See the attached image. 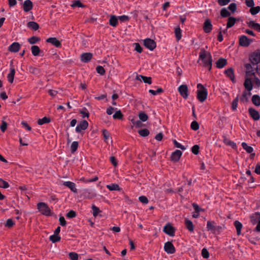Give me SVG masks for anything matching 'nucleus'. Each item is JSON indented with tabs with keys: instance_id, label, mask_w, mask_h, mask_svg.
Listing matches in <instances>:
<instances>
[{
	"instance_id": "72a5a7b5",
	"label": "nucleus",
	"mask_w": 260,
	"mask_h": 260,
	"mask_svg": "<svg viewBox=\"0 0 260 260\" xmlns=\"http://www.w3.org/2000/svg\"><path fill=\"white\" fill-rule=\"evenodd\" d=\"M31 51L32 55L35 56H38L41 51L39 47L36 45L31 46Z\"/></svg>"
},
{
	"instance_id": "69168bd1",
	"label": "nucleus",
	"mask_w": 260,
	"mask_h": 260,
	"mask_svg": "<svg viewBox=\"0 0 260 260\" xmlns=\"http://www.w3.org/2000/svg\"><path fill=\"white\" fill-rule=\"evenodd\" d=\"M76 212L73 210H70L67 214V216L68 218H72L76 217Z\"/></svg>"
},
{
	"instance_id": "6e6d98bb",
	"label": "nucleus",
	"mask_w": 260,
	"mask_h": 260,
	"mask_svg": "<svg viewBox=\"0 0 260 260\" xmlns=\"http://www.w3.org/2000/svg\"><path fill=\"white\" fill-rule=\"evenodd\" d=\"M6 119V117H4L3 118V120L2 121V125H1L0 126V128H1V130L3 132H4L7 128V123L6 121H5V119Z\"/></svg>"
},
{
	"instance_id": "3c124183",
	"label": "nucleus",
	"mask_w": 260,
	"mask_h": 260,
	"mask_svg": "<svg viewBox=\"0 0 260 260\" xmlns=\"http://www.w3.org/2000/svg\"><path fill=\"white\" fill-rule=\"evenodd\" d=\"M39 41H40V39L35 36H33L28 39V42L30 44H34Z\"/></svg>"
},
{
	"instance_id": "5701e85b",
	"label": "nucleus",
	"mask_w": 260,
	"mask_h": 260,
	"mask_svg": "<svg viewBox=\"0 0 260 260\" xmlns=\"http://www.w3.org/2000/svg\"><path fill=\"white\" fill-rule=\"evenodd\" d=\"M92 54L90 53H84L81 55V60L83 62H88L92 58Z\"/></svg>"
},
{
	"instance_id": "7c9ffc66",
	"label": "nucleus",
	"mask_w": 260,
	"mask_h": 260,
	"mask_svg": "<svg viewBox=\"0 0 260 260\" xmlns=\"http://www.w3.org/2000/svg\"><path fill=\"white\" fill-rule=\"evenodd\" d=\"M253 104L256 106H260V96L257 94L253 95L251 98Z\"/></svg>"
},
{
	"instance_id": "dca6fc26",
	"label": "nucleus",
	"mask_w": 260,
	"mask_h": 260,
	"mask_svg": "<svg viewBox=\"0 0 260 260\" xmlns=\"http://www.w3.org/2000/svg\"><path fill=\"white\" fill-rule=\"evenodd\" d=\"M63 185L69 188L74 193L77 192V189L76 187V184L71 181H64L63 183Z\"/></svg>"
},
{
	"instance_id": "0eeeda50",
	"label": "nucleus",
	"mask_w": 260,
	"mask_h": 260,
	"mask_svg": "<svg viewBox=\"0 0 260 260\" xmlns=\"http://www.w3.org/2000/svg\"><path fill=\"white\" fill-rule=\"evenodd\" d=\"M144 45L146 48L150 51H153L156 46L155 42L149 38H147L144 40Z\"/></svg>"
},
{
	"instance_id": "c85d7f7f",
	"label": "nucleus",
	"mask_w": 260,
	"mask_h": 260,
	"mask_svg": "<svg viewBox=\"0 0 260 260\" xmlns=\"http://www.w3.org/2000/svg\"><path fill=\"white\" fill-rule=\"evenodd\" d=\"M226 59L221 58L216 62L217 68L221 69L226 64Z\"/></svg>"
},
{
	"instance_id": "c756f323",
	"label": "nucleus",
	"mask_w": 260,
	"mask_h": 260,
	"mask_svg": "<svg viewBox=\"0 0 260 260\" xmlns=\"http://www.w3.org/2000/svg\"><path fill=\"white\" fill-rule=\"evenodd\" d=\"M91 209L92 210V215L94 217H97L98 216H101L100 215V213L102 212V211L94 205H92L91 206Z\"/></svg>"
},
{
	"instance_id": "774afa93",
	"label": "nucleus",
	"mask_w": 260,
	"mask_h": 260,
	"mask_svg": "<svg viewBox=\"0 0 260 260\" xmlns=\"http://www.w3.org/2000/svg\"><path fill=\"white\" fill-rule=\"evenodd\" d=\"M253 82L257 88L260 87V80L258 77L255 76L253 78Z\"/></svg>"
},
{
	"instance_id": "393cba45",
	"label": "nucleus",
	"mask_w": 260,
	"mask_h": 260,
	"mask_svg": "<svg viewBox=\"0 0 260 260\" xmlns=\"http://www.w3.org/2000/svg\"><path fill=\"white\" fill-rule=\"evenodd\" d=\"M234 225L236 228L237 235H240L243 224L238 220H235L234 222Z\"/></svg>"
},
{
	"instance_id": "412c9836",
	"label": "nucleus",
	"mask_w": 260,
	"mask_h": 260,
	"mask_svg": "<svg viewBox=\"0 0 260 260\" xmlns=\"http://www.w3.org/2000/svg\"><path fill=\"white\" fill-rule=\"evenodd\" d=\"M15 74V69L13 68V66H11L10 68V72L7 75L8 80L11 83H12L13 82Z\"/></svg>"
},
{
	"instance_id": "603ef678",
	"label": "nucleus",
	"mask_w": 260,
	"mask_h": 260,
	"mask_svg": "<svg viewBox=\"0 0 260 260\" xmlns=\"http://www.w3.org/2000/svg\"><path fill=\"white\" fill-rule=\"evenodd\" d=\"M173 143H174V146L176 147H177L178 148H180L183 150H185L186 149V147L182 145L181 144L178 142L176 140H173Z\"/></svg>"
},
{
	"instance_id": "a18cd8bd",
	"label": "nucleus",
	"mask_w": 260,
	"mask_h": 260,
	"mask_svg": "<svg viewBox=\"0 0 260 260\" xmlns=\"http://www.w3.org/2000/svg\"><path fill=\"white\" fill-rule=\"evenodd\" d=\"M237 9V5L234 3H232L229 5V10L231 11V13L234 14Z\"/></svg>"
},
{
	"instance_id": "a211bd4d",
	"label": "nucleus",
	"mask_w": 260,
	"mask_h": 260,
	"mask_svg": "<svg viewBox=\"0 0 260 260\" xmlns=\"http://www.w3.org/2000/svg\"><path fill=\"white\" fill-rule=\"evenodd\" d=\"M251 95L250 91H244L241 96L240 100L243 103H247L249 102V97Z\"/></svg>"
},
{
	"instance_id": "473e14b6",
	"label": "nucleus",
	"mask_w": 260,
	"mask_h": 260,
	"mask_svg": "<svg viewBox=\"0 0 260 260\" xmlns=\"http://www.w3.org/2000/svg\"><path fill=\"white\" fill-rule=\"evenodd\" d=\"M241 145L243 148L248 153H251L253 151V148L250 146H248L245 142H242Z\"/></svg>"
},
{
	"instance_id": "4d7b16f0",
	"label": "nucleus",
	"mask_w": 260,
	"mask_h": 260,
	"mask_svg": "<svg viewBox=\"0 0 260 260\" xmlns=\"http://www.w3.org/2000/svg\"><path fill=\"white\" fill-rule=\"evenodd\" d=\"M9 186L8 182L3 180L2 179H0V187L4 188H7Z\"/></svg>"
},
{
	"instance_id": "4be33fe9",
	"label": "nucleus",
	"mask_w": 260,
	"mask_h": 260,
	"mask_svg": "<svg viewBox=\"0 0 260 260\" xmlns=\"http://www.w3.org/2000/svg\"><path fill=\"white\" fill-rule=\"evenodd\" d=\"M212 29V25L210 20H206L204 24V30L206 33L210 32Z\"/></svg>"
},
{
	"instance_id": "2eb2a0df",
	"label": "nucleus",
	"mask_w": 260,
	"mask_h": 260,
	"mask_svg": "<svg viewBox=\"0 0 260 260\" xmlns=\"http://www.w3.org/2000/svg\"><path fill=\"white\" fill-rule=\"evenodd\" d=\"M251 222L253 224H256L260 220V212H256L250 216Z\"/></svg>"
},
{
	"instance_id": "1a4fd4ad",
	"label": "nucleus",
	"mask_w": 260,
	"mask_h": 260,
	"mask_svg": "<svg viewBox=\"0 0 260 260\" xmlns=\"http://www.w3.org/2000/svg\"><path fill=\"white\" fill-rule=\"evenodd\" d=\"M178 91L180 93V94L184 98V99H187L188 96V87L186 85H181L178 87Z\"/></svg>"
},
{
	"instance_id": "864d4df0",
	"label": "nucleus",
	"mask_w": 260,
	"mask_h": 260,
	"mask_svg": "<svg viewBox=\"0 0 260 260\" xmlns=\"http://www.w3.org/2000/svg\"><path fill=\"white\" fill-rule=\"evenodd\" d=\"M71 6L73 8H75V7L83 8V7H84V5L79 1H77L74 2L72 3V4L71 5Z\"/></svg>"
},
{
	"instance_id": "c03bdc74",
	"label": "nucleus",
	"mask_w": 260,
	"mask_h": 260,
	"mask_svg": "<svg viewBox=\"0 0 260 260\" xmlns=\"http://www.w3.org/2000/svg\"><path fill=\"white\" fill-rule=\"evenodd\" d=\"M138 133L142 137H147L149 134V131L146 128L140 129Z\"/></svg>"
},
{
	"instance_id": "37998d69",
	"label": "nucleus",
	"mask_w": 260,
	"mask_h": 260,
	"mask_svg": "<svg viewBox=\"0 0 260 260\" xmlns=\"http://www.w3.org/2000/svg\"><path fill=\"white\" fill-rule=\"evenodd\" d=\"M78 147V142L74 141L71 145V151L72 153H74Z\"/></svg>"
},
{
	"instance_id": "0e129e2a",
	"label": "nucleus",
	"mask_w": 260,
	"mask_h": 260,
	"mask_svg": "<svg viewBox=\"0 0 260 260\" xmlns=\"http://www.w3.org/2000/svg\"><path fill=\"white\" fill-rule=\"evenodd\" d=\"M245 3L249 8H252L254 5V0H245Z\"/></svg>"
},
{
	"instance_id": "8fccbe9b",
	"label": "nucleus",
	"mask_w": 260,
	"mask_h": 260,
	"mask_svg": "<svg viewBox=\"0 0 260 260\" xmlns=\"http://www.w3.org/2000/svg\"><path fill=\"white\" fill-rule=\"evenodd\" d=\"M133 46L135 48V50L138 53H141L143 51V49L140 46V45L138 43H135L133 44Z\"/></svg>"
},
{
	"instance_id": "e433bc0d",
	"label": "nucleus",
	"mask_w": 260,
	"mask_h": 260,
	"mask_svg": "<svg viewBox=\"0 0 260 260\" xmlns=\"http://www.w3.org/2000/svg\"><path fill=\"white\" fill-rule=\"evenodd\" d=\"M250 13L252 15H255L260 12V6L254 7L250 8L249 10Z\"/></svg>"
},
{
	"instance_id": "20e7f679",
	"label": "nucleus",
	"mask_w": 260,
	"mask_h": 260,
	"mask_svg": "<svg viewBox=\"0 0 260 260\" xmlns=\"http://www.w3.org/2000/svg\"><path fill=\"white\" fill-rule=\"evenodd\" d=\"M249 60L253 65H256L260 62V49H258L252 52L249 55Z\"/></svg>"
},
{
	"instance_id": "de8ad7c7",
	"label": "nucleus",
	"mask_w": 260,
	"mask_h": 260,
	"mask_svg": "<svg viewBox=\"0 0 260 260\" xmlns=\"http://www.w3.org/2000/svg\"><path fill=\"white\" fill-rule=\"evenodd\" d=\"M123 117V115L121 113L120 110H118L115 112L114 114L113 115V118L114 119H121Z\"/></svg>"
},
{
	"instance_id": "f257e3e1",
	"label": "nucleus",
	"mask_w": 260,
	"mask_h": 260,
	"mask_svg": "<svg viewBox=\"0 0 260 260\" xmlns=\"http://www.w3.org/2000/svg\"><path fill=\"white\" fill-rule=\"evenodd\" d=\"M199 59L202 60L203 66L208 69L210 71L212 68V56L211 54L205 50L202 51L199 54Z\"/></svg>"
},
{
	"instance_id": "58836bf2",
	"label": "nucleus",
	"mask_w": 260,
	"mask_h": 260,
	"mask_svg": "<svg viewBox=\"0 0 260 260\" xmlns=\"http://www.w3.org/2000/svg\"><path fill=\"white\" fill-rule=\"evenodd\" d=\"M102 133L104 138L105 142L107 143H108L110 138L109 132L106 129H103L102 131Z\"/></svg>"
},
{
	"instance_id": "f8f14e48",
	"label": "nucleus",
	"mask_w": 260,
	"mask_h": 260,
	"mask_svg": "<svg viewBox=\"0 0 260 260\" xmlns=\"http://www.w3.org/2000/svg\"><path fill=\"white\" fill-rule=\"evenodd\" d=\"M248 112L250 117L255 121L258 120L260 118L259 112L255 109L251 107L248 109Z\"/></svg>"
},
{
	"instance_id": "09e8293b",
	"label": "nucleus",
	"mask_w": 260,
	"mask_h": 260,
	"mask_svg": "<svg viewBox=\"0 0 260 260\" xmlns=\"http://www.w3.org/2000/svg\"><path fill=\"white\" fill-rule=\"evenodd\" d=\"M238 103V97H236L233 101L231 109L233 111L236 110Z\"/></svg>"
},
{
	"instance_id": "6e6552de",
	"label": "nucleus",
	"mask_w": 260,
	"mask_h": 260,
	"mask_svg": "<svg viewBox=\"0 0 260 260\" xmlns=\"http://www.w3.org/2000/svg\"><path fill=\"white\" fill-rule=\"evenodd\" d=\"M164 250L168 254H173L175 252V248L171 242H167L164 244Z\"/></svg>"
},
{
	"instance_id": "4468645a",
	"label": "nucleus",
	"mask_w": 260,
	"mask_h": 260,
	"mask_svg": "<svg viewBox=\"0 0 260 260\" xmlns=\"http://www.w3.org/2000/svg\"><path fill=\"white\" fill-rule=\"evenodd\" d=\"M33 7L32 3L30 0H25L23 4V9L24 12L30 11Z\"/></svg>"
},
{
	"instance_id": "79ce46f5",
	"label": "nucleus",
	"mask_w": 260,
	"mask_h": 260,
	"mask_svg": "<svg viewBox=\"0 0 260 260\" xmlns=\"http://www.w3.org/2000/svg\"><path fill=\"white\" fill-rule=\"evenodd\" d=\"M50 121V119L46 117H44L42 119H39L38 121V124L39 125H43L45 123H48Z\"/></svg>"
},
{
	"instance_id": "39448f33",
	"label": "nucleus",
	"mask_w": 260,
	"mask_h": 260,
	"mask_svg": "<svg viewBox=\"0 0 260 260\" xmlns=\"http://www.w3.org/2000/svg\"><path fill=\"white\" fill-rule=\"evenodd\" d=\"M207 229L208 231H210L212 233L217 234L220 232L221 227L216 226L215 225L214 222L208 221L207 223Z\"/></svg>"
},
{
	"instance_id": "b1692460",
	"label": "nucleus",
	"mask_w": 260,
	"mask_h": 260,
	"mask_svg": "<svg viewBox=\"0 0 260 260\" xmlns=\"http://www.w3.org/2000/svg\"><path fill=\"white\" fill-rule=\"evenodd\" d=\"M185 224L186 229L190 232L193 233L194 231V225L191 221L189 219H185Z\"/></svg>"
},
{
	"instance_id": "338daca9",
	"label": "nucleus",
	"mask_w": 260,
	"mask_h": 260,
	"mask_svg": "<svg viewBox=\"0 0 260 260\" xmlns=\"http://www.w3.org/2000/svg\"><path fill=\"white\" fill-rule=\"evenodd\" d=\"M191 150L193 153L194 154H198L199 152V146L197 145H194L192 148Z\"/></svg>"
},
{
	"instance_id": "13d9d810",
	"label": "nucleus",
	"mask_w": 260,
	"mask_h": 260,
	"mask_svg": "<svg viewBox=\"0 0 260 260\" xmlns=\"http://www.w3.org/2000/svg\"><path fill=\"white\" fill-rule=\"evenodd\" d=\"M202 255L205 258H208L209 257V253L206 248H204L202 249Z\"/></svg>"
},
{
	"instance_id": "bb28decb",
	"label": "nucleus",
	"mask_w": 260,
	"mask_h": 260,
	"mask_svg": "<svg viewBox=\"0 0 260 260\" xmlns=\"http://www.w3.org/2000/svg\"><path fill=\"white\" fill-rule=\"evenodd\" d=\"M118 17L115 15H111L109 19V24L113 27H116L118 24Z\"/></svg>"
},
{
	"instance_id": "a878e982",
	"label": "nucleus",
	"mask_w": 260,
	"mask_h": 260,
	"mask_svg": "<svg viewBox=\"0 0 260 260\" xmlns=\"http://www.w3.org/2000/svg\"><path fill=\"white\" fill-rule=\"evenodd\" d=\"M20 45L18 43L14 42L9 47V50L11 52H17L20 49Z\"/></svg>"
},
{
	"instance_id": "680f3d73",
	"label": "nucleus",
	"mask_w": 260,
	"mask_h": 260,
	"mask_svg": "<svg viewBox=\"0 0 260 260\" xmlns=\"http://www.w3.org/2000/svg\"><path fill=\"white\" fill-rule=\"evenodd\" d=\"M139 200L140 202H141L142 203L144 204H147L148 203V200L147 198L146 197L144 196H142L139 197Z\"/></svg>"
},
{
	"instance_id": "ea45409f",
	"label": "nucleus",
	"mask_w": 260,
	"mask_h": 260,
	"mask_svg": "<svg viewBox=\"0 0 260 260\" xmlns=\"http://www.w3.org/2000/svg\"><path fill=\"white\" fill-rule=\"evenodd\" d=\"M139 117L141 121L145 122L148 120L147 115L144 112H141L139 114Z\"/></svg>"
},
{
	"instance_id": "f3484780",
	"label": "nucleus",
	"mask_w": 260,
	"mask_h": 260,
	"mask_svg": "<svg viewBox=\"0 0 260 260\" xmlns=\"http://www.w3.org/2000/svg\"><path fill=\"white\" fill-rule=\"evenodd\" d=\"M244 86L248 91L250 92V91L252 90L253 88V85L250 78H246L245 79L244 82Z\"/></svg>"
},
{
	"instance_id": "c9c22d12",
	"label": "nucleus",
	"mask_w": 260,
	"mask_h": 260,
	"mask_svg": "<svg viewBox=\"0 0 260 260\" xmlns=\"http://www.w3.org/2000/svg\"><path fill=\"white\" fill-rule=\"evenodd\" d=\"M175 34L177 41H179L182 37L181 30L179 27H177L175 29Z\"/></svg>"
},
{
	"instance_id": "2f4dec72",
	"label": "nucleus",
	"mask_w": 260,
	"mask_h": 260,
	"mask_svg": "<svg viewBox=\"0 0 260 260\" xmlns=\"http://www.w3.org/2000/svg\"><path fill=\"white\" fill-rule=\"evenodd\" d=\"M231 13L229 12V28L233 27L237 21V18L230 16Z\"/></svg>"
},
{
	"instance_id": "7ed1b4c3",
	"label": "nucleus",
	"mask_w": 260,
	"mask_h": 260,
	"mask_svg": "<svg viewBox=\"0 0 260 260\" xmlns=\"http://www.w3.org/2000/svg\"><path fill=\"white\" fill-rule=\"evenodd\" d=\"M37 207L39 211L43 215L45 216H50L51 211L47 204L41 202L37 204Z\"/></svg>"
},
{
	"instance_id": "cd10ccee",
	"label": "nucleus",
	"mask_w": 260,
	"mask_h": 260,
	"mask_svg": "<svg viewBox=\"0 0 260 260\" xmlns=\"http://www.w3.org/2000/svg\"><path fill=\"white\" fill-rule=\"evenodd\" d=\"M27 26L33 30H37L39 28L38 24L37 22L34 21L28 22L27 24Z\"/></svg>"
},
{
	"instance_id": "ddd939ff",
	"label": "nucleus",
	"mask_w": 260,
	"mask_h": 260,
	"mask_svg": "<svg viewBox=\"0 0 260 260\" xmlns=\"http://www.w3.org/2000/svg\"><path fill=\"white\" fill-rule=\"evenodd\" d=\"M136 79L137 80L143 81L145 83L151 84L152 83V79L150 77H146L141 75H137Z\"/></svg>"
},
{
	"instance_id": "aec40b11",
	"label": "nucleus",
	"mask_w": 260,
	"mask_h": 260,
	"mask_svg": "<svg viewBox=\"0 0 260 260\" xmlns=\"http://www.w3.org/2000/svg\"><path fill=\"white\" fill-rule=\"evenodd\" d=\"M182 154V153L180 150H176L174 152L172 153L171 155V158L172 160L174 161H178L179 160Z\"/></svg>"
},
{
	"instance_id": "5fc2aeb1",
	"label": "nucleus",
	"mask_w": 260,
	"mask_h": 260,
	"mask_svg": "<svg viewBox=\"0 0 260 260\" xmlns=\"http://www.w3.org/2000/svg\"><path fill=\"white\" fill-rule=\"evenodd\" d=\"M247 24L249 27L255 30L258 23H255L254 21H250L249 22H247Z\"/></svg>"
},
{
	"instance_id": "a19ab883",
	"label": "nucleus",
	"mask_w": 260,
	"mask_h": 260,
	"mask_svg": "<svg viewBox=\"0 0 260 260\" xmlns=\"http://www.w3.org/2000/svg\"><path fill=\"white\" fill-rule=\"evenodd\" d=\"M229 78H230V79L233 83L236 82V80L234 74V70L232 68H229Z\"/></svg>"
},
{
	"instance_id": "4c0bfd02",
	"label": "nucleus",
	"mask_w": 260,
	"mask_h": 260,
	"mask_svg": "<svg viewBox=\"0 0 260 260\" xmlns=\"http://www.w3.org/2000/svg\"><path fill=\"white\" fill-rule=\"evenodd\" d=\"M60 237L57 235L53 234L52 235H51L49 237V240L52 242V243H56L57 242H58L60 240Z\"/></svg>"
},
{
	"instance_id": "9b49d317",
	"label": "nucleus",
	"mask_w": 260,
	"mask_h": 260,
	"mask_svg": "<svg viewBox=\"0 0 260 260\" xmlns=\"http://www.w3.org/2000/svg\"><path fill=\"white\" fill-rule=\"evenodd\" d=\"M163 231L166 234L169 235L171 237L174 236L175 230L174 228L169 223L167 224L164 227Z\"/></svg>"
},
{
	"instance_id": "9d476101",
	"label": "nucleus",
	"mask_w": 260,
	"mask_h": 260,
	"mask_svg": "<svg viewBox=\"0 0 260 260\" xmlns=\"http://www.w3.org/2000/svg\"><path fill=\"white\" fill-rule=\"evenodd\" d=\"M88 126V123L87 121L83 120L78 123L76 127V132L77 133H81L83 131L85 130Z\"/></svg>"
},
{
	"instance_id": "423d86ee",
	"label": "nucleus",
	"mask_w": 260,
	"mask_h": 260,
	"mask_svg": "<svg viewBox=\"0 0 260 260\" xmlns=\"http://www.w3.org/2000/svg\"><path fill=\"white\" fill-rule=\"evenodd\" d=\"M252 42V40L249 39L247 36L242 35L239 39V44L242 47H247Z\"/></svg>"
},
{
	"instance_id": "f03ea898",
	"label": "nucleus",
	"mask_w": 260,
	"mask_h": 260,
	"mask_svg": "<svg viewBox=\"0 0 260 260\" xmlns=\"http://www.w3.org/2000/svg\"><path fill=\"white\" fill-rule=\"evenodd\" d=\"M197 98L199 101L203 103L207 98V89L201 83L197 85Z\"/></svg>"
},
{
	"instance_id": "49530a36",
	"label": "nucleus",
	"mask_w": 260,
	"mask_h": 260,
	"mask_svg": "<svg viewBox=\"0 0 260 260\" xmlns=\"http://www.w3.org/2000/svg\"><path fill=\"white\" fill-rule=\"evenodd\" d=\"M163 91V90L161 88H158L156 90L149 89V92L153 95H155L156 94H159Z\"/></svg>"
},
{
	"instance_id": "e2e57ef3",
	"label": "nucleus",
	"mask_w": 260,
	"mask_h": 260,
	"mask_svg": "<svg viewBox=\"0 0 260 260\" xmlns=\"http://www.w3.org/2000/svg\"><path fill=\"white\" fill-rule=\"evenodd\" d=\"M69 257L71 260H78V255L75 252H70Z\"/></svg>"
},
{
	"instance_id": "052dcab7",
	"label": "nucleus",
	"mask_w": 260,
	"mask_h": 260,
	"mask_svg": "<svg viewBox=\"0 0 260 260\" xmlns=\"http://www.w3.org/2000/svg\"><path fill=\"white\" fill-rule=\"evenodd\" d=\"M191 128L194 131H197L199 128V125L196 121H193L191 123Z\"/></svg>"
},
{
	"instance_id": "6ab92c4d",
	"label": "nucleus",
	"mask_w": 260,
	"mask_h": 260,
	"mask_svg": "<svg viewBox=\"0 0 260 260\" xmlns=\"http://www.w3.org/2000/svg\"><path fill=\"white\" fill-rule=\"evenodd\" d=\"M46 42L51 44L52 45L56 47H61V43L56 38H49L47 39Z\"/></svg>"
},
{
	"instance_id": "f704fd0d",
	"label": "nucleus",
	"mask_w": 260,
	"mask_h": 260,
	"mask_svg": "<svg viewBox=\"0 0 260 260\" xmlns=\"http://www.w3.org/2000/svg\"><path fill=\"white\" fill-rule=\"evenodd\" d=\"M106 187L110 191L119 190L120 188L117 184H111L106 185Z\"/></svg>"
},
{
	"instance_id": "bf43d9fd",
	"label": "nucleus",
	"mask_w": 260,
	"mask_h": 260,
	"mask_svg": "<svg viewBox=\"0 0 260 260\" xmlns=\"http://www.w3.org/2000/svg\"><path fill=\"white\" fill-rule=\"evenodd\" d=\"M96 72L101 75H104L105 70L102 66H98L96 68Z\"/></svg>"
}]
</instances>
